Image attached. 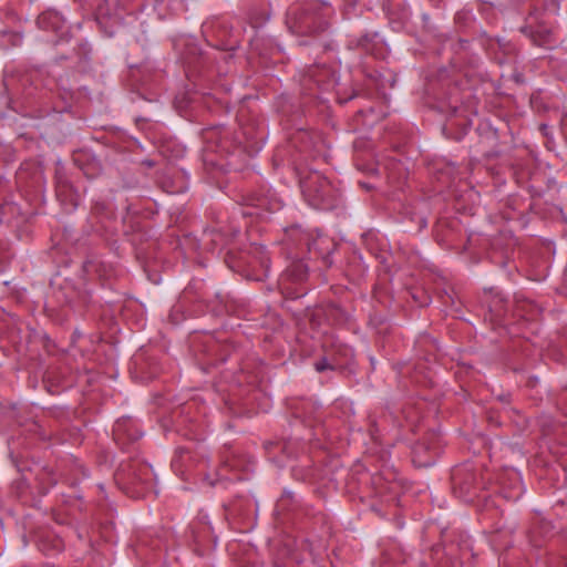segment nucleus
I'll use <instances>...</instances> for the list:
<instances>
[{
  "label": "nucleus",
  "instance_id": "obj_1",
  "mask_svg": "<svg viewBox=\"0 0 567 567\" xmlns=\"http://www.w3.org/2000/svg\"><path fill=\"white\" fill-rule=\"evenodd\" d=\"M323 316L332 318V319H338L343 316V312L337 306H329L327 311H324Z\"/></svg>",
  "mask_w": 567,
  "mask_h": 567
},
{
  "label": "nucleus",
  "instance_id": "obj_2",
  "mask_svg": "<svg viewBox=\"0 0 567 567\" xmlns=\"http://www.w3.org/2000/svg\"><path fill=\"white\" fill-rule=\"evenodd\" d=\"M328 368H329V364L327 363L326 360H322V361L316 363V370L319 371V372H321V371H323V370H326Z\"/></svg>",
  "mask_w": 567,
  "mask_h": 567
},
{
  "label": "nucleus",
  "instance_id": "obj_3",
  "mask_svg": "<svg viewBox=\"0 0 567 567\" xmlns=\"http://www.w3.org/2000/svg\"><path fill=\"white\" fill-rule=\"evenodd\" d=\"M228 315L229 316L241 317V316H244V311L241 309L234 310V311L228 310Z\"/></svg>",
  "mask_w": 567,
  "mask_h": 567
}]
</instances>
